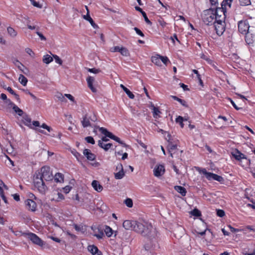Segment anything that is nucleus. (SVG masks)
<instances>
[{
    "mask_svg": "<svg viewBox=\"0 0 255 255\" xmlns=\"http://www.w3.org/2000/svg\"><path fill=\"white\" fill-rule=\"evenodd\" d=\"M5 103L7 104L8 106H10L12 107H13V105H15L13 103H12L10 100L7 99L5 101Z\"/></svg>",
    "mask_w": 255,
    "mask_h": 255,
    "instance_id": "60",
    "label": "nucleus"
},
{
    "mask_svg": "<svg viewBox=\"0 0 255 255\" xmlns=\"http://www.w3.org/2000/svg\"><path fill=\"white\" fill-rule=\"evenodd\" d=\"M249 24L247 20H241L238 22L239 31L242 34H246L249 31Z\"/></svg>",
    "mask_w": 255,
    "mask_h": 255,
    "instance_id": "11",
    "label": "nucleus"
},
{
    "mask_svg": "<svg viewBox=\"0 0 255 255\" xmlns=\"http://www.w3.org/2000/svg\"><path fill=\"white\" fill-rule=\"evenodd\" d=\"M137 142H138V143L143 148H144V149L146 148V147H147L146 145L144 143H143L141 140L137 141Z\"/></svg>",
    "mask_w": 255,
    "mask_h": 255,
    "instance_id": "64",
    "label": "nucleus"
},
{
    "mask_svg": "<svg viewBox=\"0 0 255 255\" xmlns=\"http://www.w3.org/2000/svg\"><path fill=\"white\" fill-rule=\"evenodd\" d=\"M25 52L29 54L30 56L33 57L34 55V53L33 52L32 49L29 48H26L25 49Z\"/></svg>",
    "mask_w": 255,
    "mask_h": 255,
    "instance_id": "50",
    "label": "nucleus"
},
{
    "mask_svg": "<svg viewBox=\"0 0 255 255\" xmlns=\"http://www.w3.org/2000/svg\"><path fill=\"white\" fill-rule=\"evenodd\" d=\"M125 203L128 207H132L133 205L132 200L130 198H127L125 201Z\"/></svg>",
    "mask_w": 255,
    "mask_h": 255,
    "instance_id": "41",
    "label": "nucleus"
},
{
    "mask_svg": "<svg viewBox=\"0 0 255 255\" xmlns=\"http://www.w3.org/2000/svg\"><path fill=\"white\" fill-rule=\"evenodd\" d=\"M25 237H27L33 244L40 247H43L45 244L44 242L39 238L36 234L32 233H23Z\"/></svg>",
    "mask_w": 255,
    "mask_h": 255,
    "instance_id": "9",
    "label": "nucleus"
},
{
    "mask_svg": "<svg viewBox=\"0 0 255 255\" xmlns=\"http://www.w3.org/2000/svg\"><path fill=\"white\" fill-rule=\"evenodd\" d=\"M12 109L13 111L17 113L19 116H21L23 114V112L22 110L19 109L17 106L15 105H13V107H12Z\"/></svg>",
    "mask_w": 255,
    "mask_h": 255,
    "instance_id": "34",
    "label": "nucleus"
},
{
    "mask_svg": "<svg viewBox=\"0 0 255 255\" xmlns=\"http://www.w3.org/2000/svg\"><path fill=\"white\" fill-rule=\"evenodd\" d=\"M104 231L105 232L106 235L108 237H110L112 236V235L113 234V231L112 229L111 228H110L109 226H106L105 228L104 229Z\"/></svg>",
    "mask_w": 255,
    "mask_h": 255,
    "instance_id": "31",
    "label": "nucleus"
},
{
    "mask_svg": "<svg viewBox=\"0 0 255 255\" xmlns=\"http://www.w3.org/2000/svg\"><path fill=\"white\" fill-rule=\"evenodd\" d=\"M72 153L76 157L77 159H79V157L81 156V154L76 151H73Z\"/></svg>",
    "mask_w": 255,
    "mask_h": 255,
    "instance_id": "62",
    "label": "nucleus"
},
{
    "mask_svg": "<svg viewBox=\"0 0 255 255\" xmlns=\"http://www.w3.org/2000/svg\"><path fill=\"white\" fill-rule=\"evenodd\" d=\"M193 72L196 75V76H197V78L199 81V84L201 86H203L204 85H203V82L201 79V76L199 74L198 71L197 70H195V69H194L192 70Z\"/></svg>",
    "mask_w": 255,
    "mask_h": 255,
    "instance_id": "33",
    "label": "nucleus"
},
{
    "mask_svg": "<svg viewBox=\"0 0 255 255\" xmlns=\"http://www.w3.org/2000/svg\"><path fill=\"white\" fill-rule=\"evenodd\" d=\"M88 71L91 73L97 74L100 72V70L96 68H88Z\"/></svg>",
    "mask_w": 255,
    "mask_h": 255,
    "instance_id": "48",
    "label": "nucleus"
},
{
    "mask_svg": "<svg viewBox=\"0 0 255 255\" xmlns=\"http://www.w3.org/2000/svg\"><path fill=\"white\" fill-rule=\"evenodd\" d=\"M183 122H184V119L181 116H178L176 119V122L177 123H179L180 125V127L183 128L184 127V124H183Z\"/></svg>",
    "mask_w": 255,
    "mask_h": 255,
    "instance_id": "37",
    "label": "nucleus"
},
{
    "mask_svg": "<svg viewBox=\"0 0 255 255\" xmlns=\"http://www.w3.org/2000/svg\"><path fill=\"white\" fill-rule=\"evenodd\" d=\"M133 29L138 35H140L141 37H143L144 36L143 32L138 28L134 27Z\"/></svg>",
    "mask_w": 255,
    "mask_h": 255,
    "instance_id": "49",
    "label": "nucleus"
},
{
    "mask_svg": "<svg viewBox=\"0 0 255 255\" xmlns=\"http://www.w3.org/2000/svg\"><path fill=\"white\" fill-rule=\"evenodd\" d=\"M112 52H119L121 54L125 56H127L128 55V52L127 48L125 47H120V46H115L111 49Z\"/></svg>",
    "mask_w": 255,
    "mask_h": 255,
    "instance_id": "13",
    "label": "nucleus"
},
{
    "mask_svg": "<svg viewBox=\"0 0 255 255\" xmlns=\"http://www.w3.org/2000/svg\"><path fill=\"white\" fill-rule=\"evenodd\" d=\"M142 15L144 17V20L146 22V23L150 25H151L152 22L148 18L146 13L145 12H142Z\"/></svg>",
    "mask_w": 255,
    "mask_h": 255,
    "instance_id": "43",
    "label": "nucleus"
},
{
    "mask_svg": "<svg viewBox=\"0 0 255 255\" xmlns=\"http://www.w3.org/2000/svg\"><path fill=\"white\" fill-rule=\"evenodd\" d=\"M99 131L101 132L106 135V136L110 138L117 142H119L120 144H121L124 147L127 146V145L118 136L114 135L112 132L109 131L106 128L101 127L99 128Z\"/></svg>",
    "mask_w": 255,
    "mask_h": 255,
    "instance_id": "7",
    "label": "nucleus"
},
{
    "mask_svg": "<svg viewBox=\"0 0 255 255\" xmlns=\"http://www.w3.org/2000/svg\"><path fill=\"white\" fill-rule=\"evenodd\" d=\"M120 87L122 88V89L124 91V92L127 94L128 97L131 99H134V95L132 94L131 92L130 91L129 89H128L127 87H126L123 84L120 85Z\"/></svg>",
    "mask_w": 255,
    "mask_h": 255,
    "instance_id": "23",
    "label": "nucleus"
},
{
    "mask_svg": "<svg viewBox=\"0 0 255 255\" xmlns=\"http://www.w3.org/2000/svg\"><path fill=\"white\" fill-rule=\"evenodd\" d=\"M229 99L230 100V101H231V103L232 104V105H233V106L234 107V108L235 109H236L237 110H239L240 109H241L242 108H239L238 107L235 103V102L231 99V98H229Z\"/></svg>",
    "mask_w": 255,
    "mask_h": 255,
    "instance_id": "56",
    "label": "nucleus"
},
{
    "mask_svg": "<svg viewBox=\"0 0 255 255\" xmlns=\"http://www.w3.org/2000/svg\"><path fill=\"white\" fill-rule=\"evenodd\" d=\"M87 82L88 86L91 90V91L93 92H96L97 90L93 86V84L95 82L94 77L92 76H88L87 78Z\"/></svg>",
    "mask_w": 255,
    "mask_h": 255,
    "instance_id": "19",
    "label": "nucleus"
},
{
    "mask_svg": "<svg viewBox=\"0 0 255 255\" xmlns=\"http://www.w3.org/2000/svg\"><path fill=\"white\" fill-rule=\"evenodd\" d=\"M19 82L22 84L23 86H26L27 83V78L24 76L23 75L20 74L19 75L18 78Z\"/></svg>",
    "mask_w": 255,
    "mask_h": 255,
    "instance_id": "32",
    "label": "nucleus"
},
{
    "mask_svg": "<svg viewBox=\"0 0 255 255\" xmlns=\"http://www.w3.org/2000/svg\"><path fill=\"white\" fill-rule=\"evenodd\" d=\"M245 41L248 45L253 44L255 41V35L249 32L245 34Z\"/></svg>",
    "mask_w": 255,
    "mask_h": 255,
    "instance_id": "16",
    "label": "nucleus"
},
{
    "mask_svg": "<svg viewBox=\"0 0 255 255\" xmlns=\"http://www.w3.org/2000/svg\"><path fill=\"white\" fill-rule=\"evenodd\" d=\"M123 227L126 230H131L141 234L146 238L150 243L153 241L156 237V231L151 224L145 221L126 220L123 222Z\"/></svg>",
    "mask_w": 255,
    "mask_h": 255,
    "instance_id": "1",
    "label": "nucleus"
},
{
    "mask_svg": "<svg viewBox=\"0 0 255 255\" xmlns=\"http://www.w3.org/2000/svg\"><path fill=\"white\" fill-rule=\"evenodd\" d=\"M53 59L52 57H51L50 55L48 54H46L44 55L42 59V61L43 63L48 64L51 62L53 61Z\"/></svg>",
    "mask_w": 255,
    "mask_h": 255,
    "instance_id": "26",
    "label": "nucleus"
},
{
    "mask_svg": "<svg viewBox=\"0 0 255 255\" xmlns=\"http://www.w3.org/2000/svg\"><path fill=\"white\" fill-rule=\"evenodd\" d=\"M159 56L160 55H157V56H152L151 57V61L157 66H161V64L160 62V56Z\"/></svg>",
    "mask_w": 255,
    "mask_h": 255,
    "instance_id": "27",
    "label": "nucleus"
},
{
    "mask_svg": "<svg viewBox=\"0 0 255 255\" xmlns=\"http://www.w3.org/2000/svg\"><path fill=\"white\" fill-rule=\"evenodd\" d=\"M160 62H162L164 64L166 65L167 62H169V59L166 56H159Z\"/></svg>",
    "mask_w": 255,
    "mask_h": 255,
    "instance_id": "45",
    "label": "nucleus"
},
{
    "mask_svg": "<svg viewBox=\"0 0 255 255\" xmlns=\"http://www.w3.org/2000/svg\"><path fill=\"white\" fill-rule=\"evenodd\" d=\"M64 96L68 98L71 101L75 102L74 98L71 94H65Z\"/></svg>",
    "mask_w": 255,
    "mask_h": 255,
    "instance_id": "55",
    "label": "nucleus"
},
{
    "mask_svg": "<svg viewBox=\"0 0 255 255\" xmlns=\"http://www.w3.org/2000/svg\"><path fill=\"white\" fill-rule=\"evenodd\" d=\"M23 122L25 126L29 127L31 128H34L31 124V120L27 115H25L23 117Z\"/></svg>",
    "mask_w": 255,
    "mask_h": 255,
    "instance_id": "22",
    "label": "nucleus"
},
{
    "mask_svg": "<svg viewBox=\"0 0 255 255\" xmlns=\"http://www.w3.org/2000/svg\"><path fill=\"white\" fill-rule=\"evenodd\" d=\"M98 142V146L105 151H108L113 146L112 143H104L102 140H99Z\"/></svg>",
    "mask_w": 255,
    "mask_h": 255,
    "instance_id": "20",
    "label": "nucleus"
},
{
    "mask_svg": "<svg viewBox=\"0 0 255 255\" xmlns=\"http://www.w3.org/2000/svg\"><path fill=\"white\" fill-rule=\"evenodd\" d=\"M171 97L174 100H176V101L179 102L184 107H188V105L187 104V103L185 100L180 99L175 96H171Z\"/></svg>",
    "mask_w": 255,
    "mask_h": 255,
    "instance_id": "28",
    "label": "nucleus"
},
{
    "mask_svg": "<svg viewBox=\"0 0 255 255\" xmlns=\"http://www.w3.org/2000/svg\"><path fill=\"white\" fill-rule=\"evenodd\" d=\"M92 186L93 188L98 192H101L103 189L102 186L99 183V182L97 180L93 181Z\"/></svg>",
    "mask_w": 255,
    "mask_h": 255,
    "instance_id": "21",
    "label": "nucleus"
},
{
    "mask_svg": "<svg viewBox=\"0 0 255 255\" xmlns=\"http://www.w3.org/2000/svg\"><path fill=\"white\" fill-rule=\"evenodd\" d=\"M83 154L89 160L93 161L96 159V155L92 153L90 149H85L83 151Z\"/></svg>",
    "mask_w": 255,
    "mask_h": 255,
    "instance_id": "18",
    "label": "nucleus"
},
{
    "mask_svg": "<svg viewBox=\"0 0 255 255\" xmlns=\"http://www.w3.org/2000/svg\"><path fill=\"white\" fill-rule=\"evenodd\" d=\"M170 39L172 40L174 44L175 43V40H177L179 43H180V41L178 40L177 36L176 34H174L173 36H171Z\"/></svg>",
    "mask_w": 255,
    "mask_h": 255,
    "instance_id": "54",
    "label": "nucleus"
},
{
    "mask_svg": "<svg viewBox=\"0 0 255 255\" xmlns=\"http://www.w3.org/2000/svg\"><path fill=\"white\" fill-rule=\"evenodd\" d=\"M179 85H180V87L183 88L184 91H188V90H189V89L188 88L187 86L185 85L184 84L181 83L179 84Z\"/></svg>",
    "mask_w": 255,
    "mask_h": 255,
    "instance_id": "61",
    "label": "nucleus"
},
{
    "mask_svg": "<svg viewBox=\"0 0 255 255\" xmlns=\"http://www.w3.org/2000/svg\"><path fill=\"white\" fill-rule=\"evenodd\" d=\"M160 113L159 109L153 106V116L154 118H157L159 114Z\"/></svg>",
    "mask_w": 255,
    "mask_h": 255,
    "instance_id": "38",
    "label": "nucleus"
},
{
    "mask_svg": "<svg viewBox=\"0 0 255 255\" xmlns=\"http://www.w3.org/2000/svg\"><path fill=\"white\" fill-rule=\"evenodd\" d=\"M240 3L242 6H247L251 3V0H239Z\"/></svg>",
    "mask_w": 255,
    "mask_h": 255,
    "instance_id": "39",
    "label": "nucleus"
},
{
    "mask_svg": "<svg viewBox=\"0 0 255 255\" xmlns=\"http://www.w3.org/2000/svg\"><path fill=\"white\" fill-rule=\"evenodd\" d=\"M36 34L39 36L40 38L42 40H46V37L40 32L39 31H36Z\"/></svg>",
    "mask_w": 255,
    "mask_h": 255,
    "instance_id": "57",
    "label": "nucleus"
},
{
    "mask_svg": "<svg viewBox=\"0 0 255 255\" xmlns=\"http://www.w3.org/2000/svg\"><path fill=\"white\" fill-rule=\"evenodd\" d=\"M0 195H1V196L2 197V200L4 201V202L5 203H7V200L6 199V197L3 195V191H2V189L1 188V187H0Z\"/></svg>",
    "mask_w": 255,
    "mask_h": 255,
    "instance_id": "51",
    "label": "nucleus"
},
{
    "mask_svg": "<svg viewBox=\"0 0 255 255\" xmlns=\"http://www.w3.org/2000/svg\"><path fill=\"white\" fill-rule=\"evenodd\" d=\"M85 139L88 143H91L92 144H94L95 143V140L92 136H89L86 137Z\"/></svg>",
    "mask_w": 255,
    "mask_h": 255,
    "instance_id": "40",
    "label": "nucleus"
},
{
    "mask_svg": "<svg viewBox=\"0 0 255 255\" xmlns=\"http://www.w3.org/2000/svg\"><path fill=\"white\" fill-rule=\"evenodd\" d=\"M172 168L174 171L177 174H180V173L179 172V169L177 168V167L175 165H172Z\"/></svg>",
    "mask_w": 255,
    "mask_h": 255,
    "instance_id": "63",
    "label": "nucleus"
},
{
    "mask_svg": "<svg viewBox=\"0 0 255 255\" xmlns=\"http://www.w3.org/2000/svg\"><path fill=\"white\" fill-rule=\"evenodd\" d=\"M72 187L70 186H66L64 188V191L65 192V193H68L70 192V191L71 190Z\"/></svg>",
    "mask_w": 255,
    "mask_h": 255,
    "instance_id": "58",
    "label": "nucleus"
},
{
    "mask_svg": "<svg viewBox=\"0 0 255 255\" xmlns=\"http://www.w3.org/2000/svg\"><path fill=\"white\" fill-rule=\"evenodd\" d=\"M74 227L75 229L77 231H81L83 229V227L79 226L77 224H74Z\"/></svg>",
    "mask_w": 255,
    "mask_h": 255,
    "instance_id": "59",
    "label": "nucleus"
},
{
    "mask_svg": "<svg viewBox=\"0 0 255 255\" xmlns=\"http://www.w3.org/2000/svg\"><path fill=\"white\" fill-rule=\"evenodd\" d=\"M125 176V172L124 169L122 170H120L119 172L115 173V178L116 179H122Z\"/></svg>",
    "mask_w": 255,
    "mask_h": 255,
    "instance_id": "29",
    "label": "nucleus"
},
{
    "mask_svg": "<svg viewBox=\"0 0 255 255\" xmlns=\"http://www.w3.org/2000/svg\"><path fill=\"white\" fill-rule=\"evenodd\" d=\"M221 11V13H224L223 7H218L215 9L214 8H209L204 11V15L203 16V20L207 25H210L214 22L217 21V19H219L222 17L221 15H219V12Z\"/></svg>",
    "mask_w": 255,
    "mask_h": 255,
    "instance_id": "2",
    "label": "nucleus"
},
{
    "mask_svg": "<svg viewBox=\"0 0 255 255\" xmlns=\"http://www.w3.org/2000/svg\"><path fill=\"white\" fill-rule=\"evenodd\" d=\"M191 214L195 217H199L201 216V212L197 209L195 208L191 211Z\"/></svg>",
    "mask_w": 255,
    "mask_h": 255,
    "instance_id": "36",
    "label": "nucleus"
},
{
    "mask_svg": "<svg viewBox=\"0 0 255 255\" xmlns=\"http://www.w3.org/2000/svg\"><path fill=\"white\" fill-rule=\"evenodd\" d=\"M164 172V166L162 165H156L153 170L154 175L156 177L161 176Z\"/></svg>",
    "mask_w": 255,
    "mask_h": 255,
    "instance_id": "12",
    "label": "nucleus"
},
{
    "mask_svg": "<svg viewBox=\"0 0 255 255\" xmlns=\"http://www.w3.org/2000/svg\"><path fill=\"white\" fill-rule=\"evenodd\" d=\"M217 19V21L214 22V27L217 35L221 36L225 30V16Z\"/></svg>",
    "mask_w": 255,
    "mask_h": 255,
    "instance_id": "5",
    "label": "nucleus"
},
{
    "mask_svg": "<svg viewBox=\"0 0 255 255\" xmlns=\"http://www.w3.org/2000/svg\"><path fill=\"white\" fill-rule=\"evenodd\" d=\"M7 30L8 34L12 37H15L17 34V33L15 31V30L11 27H7Z\"/></svg>",
    "mask_w": 255,
    "mask_h": 255,
    "instance_id": "35",
    "label": "nucleus"
},
{
    "mask_svg": "<svg viewBox=\"0 0 255 255\" xmlns=\"http://www.w3.org/2000/svg\"><path fill=\"white\" fill-rule=\"evenodd\" d=\"M29 0L31 1L32 4L33 6L38 7V8H42V5L39 4V2H36L34 0Z\"/></svg>",
    "mask_w": 255,
    "mask_h": 255,
    "instance_id": "47",
    "label": "nucleus"
},
{
    "mask_svg": "<svg viewBox=\"0 0 255 255\" xmlns=\"http://www.w3.org/2000/svg\"><path fill=\"white\" fill-rule=\"evenodd\" d=\"M85 7L87 10V14L86 15H83V17L84 19L88 21L91 24V25L92 26V27L94 28H98V26L97 24H96L94 20H93V19L91 18V17L90 16V14H89V9H88V8L87 7V6H85Z\"/></svg>",
    "mask_w": 255,
    "mask_h": 255,
    "instance_id": "14",
    "label": "nucleus"
},
{
    "mask_svg": "<svg viewBox=\"0 0 255 255\" xmlns=\"http://www.w3.org/2000/svg\"><path fill=\"white\" fill-rule=\"evenodd\" d=\"M54 180L56 182L64 181V175L61 173H57L54 176Z\"/></svg>",
    "mask_w": 255,
    "mask_h": 255,
    "instance_id": "25",
    "label": "nucleus"
},
{
    "mask_svg": "<svg viewBox=\"0 0 255 255\" xmlns=\"http://www.w3.org/2000/svg\"><path fill=\"white\" fill-rule=\"evenodd\" d=\"M54 58L55 62L60 65L62 64V60L56 55H53V59Z\"/></svg>",
    "mask_w": 255,
    "mask_h": 255,
    "instance_id": "44",
    "label": "nucleus"
},
{
    "mask_svg": "<svg viewBox=\"0 0 255 255\" xmlns=\"http://www.w3.org/2000/svg\"><path fill=\"white\" fill-rule=\"evenodd\" d=\"M57 98L61 102H66L67 100L65 98V96L61 93H59L57 96Z\"/></svg>",
    "mask_w": 255,
    "mask_h": 255,
    "instance_id": "42",
    "label": "nucleus"
},
{
    "mask_svg": "<svg viewBox=\"0 0 255 255\" xmlns=\"http://www.w3.org/2000/svg\"><path fill=\"white\" fill-rule=\"evenodd\" d=\"M196 169L200 173L205 175L206 178L209 180H214L221 183H223L224 181V179L222 176L211 172H208L205 168L197 167Z\"/></svg>",
    "mask_w": 255,
    "mask_h": 255,
    "instance_id": "3",
    "label": "nucleus"
},
{
    "mask_svg": "<svg viewBox=\"0 0 255 255\" xmlns=\"http://www.w3.org/2000/svg\"><path fill=\"white\" fill-rule=\"evenodd\" d=\"M97 120V117L94 114H87L83 117V120L81 121V123L84 128H87L88 127H91L92 125L91 122H95Z\"/></svg>",
    "mask_w": 255,
    "mask_h": 255,
    "instance_id": "8",
    "label": "nucleus"
},
{
    "mask_svg": "<svg viewBox=\"0 0 255 255\" xmlns=\"http://www.w3.org/2000/svg\"><path fill=\"white\" fill-rule=\"evenodd\" d=\"M25 205L29 210L35 211L36 209L37 205L36 203L31 199H27L25 201Z\"/></svg>",
    "mask_w": 255,
    "mask_h": 255,
    "instance_id": "15",
    "label": "nucleus"
},
{
    "mask_svg": "<svg viewBox=\"0 0 255 255\" xmlns=\"http://www.w3.org/2000/svg\"><path fill=\"white\" fill-rule=\"evenodd\" d=\"M88 250L93 255H102V253L94 245H89L88 247Z\"/></svg>",
    "mask_w": 255,
    "mask_h": 255,
    "instance_id": "17",
    "label": "nucleus"
},
{
    "mask_svg": "<svg viewBox=\"0 0 255 255\" xmlns=\"http://www.w3.org/2000/svg\"><path fill=\"white\" fill-rule=\"evenodd\" d=\"M41 127L42 128H43L47 129L49 132H50L51 130H52V129L45 124H43L41 126Z\"/></svg>",
    "mask_w": 255,
    "mask_h": 255,
    "instance_id": "52",
    "label": "nucleus"
},
{
    "mask_svg": "<svg viewBox=\"0 0 255 255\" xmlns=\"http://www.w3.org/2000/svg\"><path fill=\"white\" fill-rule=\"evenodd\" d=\"M43 180L37 173L34 176V186L41 194H44L47 189Z\"/></svg>",
    "mask_w": 255,
    "mask_h": 255,
    "instance_id": "4",
    "label": "nucleus"
},
{
    "mask_svg": "<svg viewBox=\"0 0 255 255\" xmlns=\"http://www.w3.org/2000/svg\"><path fill=\"white\" fill-rule=\"evenodd\" d=\"M225 212L223 210L218 209L217 210V215L220 217H223L225 216Z\"/></svg>",
    "mask_w": 255,
    "mask_h": 255,
    "instance_id": "46",
    "label": "nucleus"
},
{
    "mask_svg": "<svg viewBox=\"0 0 255 255\" xmlns=\"http://www.w3.org/2000/svg\"><path fill=\"white\" fill-rule=\"evenodd\" d=\"M174 189L176 191L180 193L182 196H184L186 195L187 192L184 187L181 186H174Z\"/></svg>",
    "mask_w": 255,
    "mask_h": 255,
    "instance_id": "24",
    "label": "nucleus"
},
{
    "mask_svg": "<svg viewBox=\"0 0 255 255\" xmlns=\"http://www.w3.org/2000/svg\"><path fill=\"white\" fill-rule=\"evenodd\" d=\"M232 156L237 160L241 161L242 159H245V162L244 166H248L250 165L251 161L250 159H248L246 155L243 153H241L238 149H236L235 151L232 152ZM244 166V165H243Z\"/></svg>",
    "mask_w": 255,
    "mask_h": 255,
    "instance_id": "10",
    "label": "nucleus"
},
{
    "mask_svg": "<svg viewBox=\"0 0 255 255\" xmlns=\"http://www.w3.org/2000/svg\"><path fill=\"white\" fill-rule=\"evenodd\" d=\"M177 148V145L176 144H173L171 142L169 141V143L168 145V151L170 154V156L172 157V151Z\"/></svg>",
    "mask_w": 255,
    "mask_h": 255,
    "instance_id": "30",
    "label": "nucleus"
},
{
    "mask_svg": "<svg viewBox=\"0 0 255 255\" xmlns=\"http://www.w3.org/2000/svg\"><path fill=\"white\" fill-rule=\"evenodd\" d=\"M38 175L39 177L45 181H51L53 178V176L49 166H43L41 168L40 172H39Z\"/></svg>",
    "mask_w": 255,
    "mask_h": 255,
    "instance_id": "6",
    "label": "nucleus"
},
{
    "mask_svg": "<svg viewBox=\"0 0 255 255\" xmlns=\"http://www.w3.org/2000/svg\"><path fill=\"white\" fill-rule=\"evenodd\" d=\"M232 1V0H224L222 3V6L223 7V6L224 5L223 3H225V4H224L225 5L226 4H227V5H228L230 7L231 5Z\"/></svg>",
    "mask_w": 255,
    "mask_h": 255,
    "instance_id": "53",
    "label": "nucleus"
}]
</instances>
